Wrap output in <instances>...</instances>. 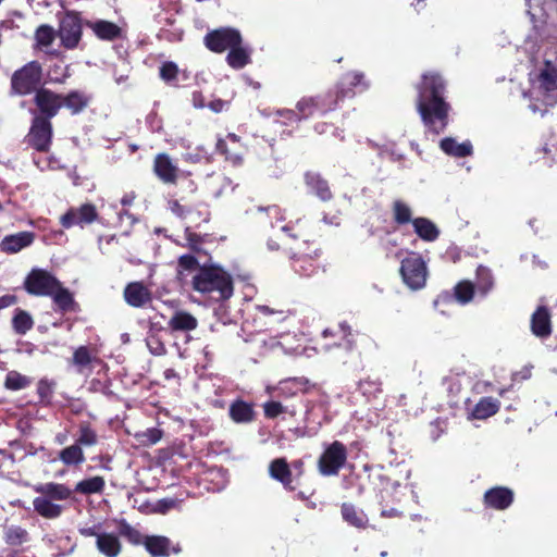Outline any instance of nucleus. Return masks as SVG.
<instances>
[{
  "label": "nucleus",
  "instance_id": "nucleus-1",
  "mask_svg": "<svg viewBox=\"0 0 557 557\" xmlns=\"http://www.w3.org/2000/svg\"><path fill=\"white\" fill-rule=\"evenodd\" d=\"M177 276L183 284L201 294L212 295L218 300L228 299L233 295L232 276L220 265L203 264L191 255L178 259Z\"/></svg>",
  "mask_w": 557,
  "mask_h": 557
},
{
  "label": "nucleus",
  "instance_id": "nucleus-2",
  "mask_svg": "<svg viewBox=\"0 0 557 557\" xmlns=\"http://www.w3.org/2000/svg\"><path fill=\"white\" fill-rule=\"evenodd\" d=\"M417 108L428 131L438 135L448 124L449 104L444 99L445 83L437 72H426L417 87Z\"/></svg>",
  "mask_w": 557,
  "mask_h": 557
},
{
  "label": "nucleus",
  "instance_id": "nucleus-3",
  "mask_svg": "<svg viewBox=\"0 0 557 557\" xmlns=\"http://www.w3.org/2000/svg\"><path fill=\"white\" fill-rule=\"evenodd\" d=\"M367 84L363 82V75L358 72H347L343 77L336 97L333 95L320 96L318 98H305L297 103L298 113L293 110H277V115L292 123L300 117H308L315 112L325 113L333 110L339 98L350 97L356 92L364 90Z\"/></svg>",
  "mask_w": 557,
  "mask_h": 557
},
{
  "label": "nucleus",
  "instance_id": "nucleus-4",
  "mask_svg": "<svg viewBox=\"0 0 557 557\" xmlns=\"http://www.w3.org/2000/svg\"><path fill=\"white\" fill-rule=\"evenodd\" d=\"M83 25L85 23H83L82 14L75 10H66L59 17V28L57 32L63 48L74 50L79 46L83 37Z\"/></svg>",
  "mask_w": 557,
  "mask_h": 557
},
{
  "label": "nucleus",
  "instance_id": "nucleus-5",
  "mask_svg": "<svg viewBox=\"0 0 557 557\" xmlns=\"http://www.w3.org/2000/svg\"><path fill=\"white\" fill-rule=\"evenodd\" d=\"M400 274L404 283L412 290L424 287L428 276L426 264L418 253H410L401 261Z\"/></svg>",
  "mask_w": 557,
  "mask_h": 557
},
{
  "label": "nucleus",
  "instance_id": "nucleus-6",
  "mask_svg": "<svg viewBox=\"0 0 557 557\" xmlns=\"http://www.w3.org/2000/svg\"><path fill=\"white\" fill-rule=\"evenodd\" d=\"M347 461V449L338 441L330 444L318 460V468L322 475H336Z\"/></svg>",
  "mask_w": 557,
  "mask_h": 557
},
{
  "label": "nucleus",
  "instance_id": "nucleus-7",
  "mask_svg": "<svg viewBox=\"0 0 557 557\" xmlns=\"http://www.w3.org/2000/svg\"><path fill=\"white\" fill-rule=\"evenodd\" d=\"M205 46L212 52L223 53L242 42V35L233 27H220L210 30L203 38Z\"/></svg>",
  "mask_w": 557,
  "mask_h": 557
},
{
  "label": "nucleus",
  "instance_id": "nucleus-8",
  "mask_svg": "<svg viewBox=\"0 0 557 557\" xmlns=\"http://www.w3.org/2000/svg\"><path fill=\"white\" fill-rule=\"evenodd\" d=\"M59 281L49 272L35 269L27 275L24 286L28 294L49 296L58 287Z\"/></svg>",
  "mask_w": 557,
  "mask_h": 557
},
{
  "label": "nucleus",
  "instance_id": "nucleus-9",
  "mask_svg": "<svg viewBox=\"0 0 557 557\" xmlns=\"http://www.w3.org/2000/svg\"><path fill=\"white\" fill-rule=\"evenodd\" d=\"M52 139V125L50 121L41 115L33 120L30 131L27 135V143L38 151H48Z\"/></svg>",
  "mask_w": 557,
  "mask_h": 557
},
{
  "label": "nucleus",
  "instance_id": "nucleus-10",
  "mask_svg": "<svg viewBox=\"0 0 557 557\" xmlns=\"http://www.w3.org/2000/svg\"><path fill=\"white\" fill-rule=\"evenodd\" d=\"M42 72H14L11 78L12 91L16 95H28L38 91L45 84Z\"/></svg>",
  "mask_w": 557,
  "mask_h": 557
},
{
  "label": "nucleus",
  "instance_id": "nucleus-11",
  "mask_svg": "<svg viewBox=\"0 0 557 557\" xmlns=\"http://www.w3.org/2000/svg\"><path fill=\"white\" fill-rule=\"evenodd\" d=\"M96 219L97 211L95 206L85 203L79 208H71L65 214L61 216L60 222L62 226L70 228L74 225L83 226L84 224H89Z\"/></svg>",
  "mask_w": 557,
  "mask_h": 557
},
{
  "label": "nucleus",
  "instance_id": "nucleus-12",
  "mask_svg": "<svg viewBox=\"0 0 557 557\" xmlns=\"http://www.w3.org/2000/svg\"><path fill=\"white\" fill-rule=\"evenodd\" d=\"M180 169L169 154L158 153L153 160V173L164 184H176Z\"/></svg>",
  "mask_w": 557,
  "mask_h": 557
},
{
  "label": "nucleus",
  "instance_id": "nucleus-13",
  "mask_svg": "<svg viewBox=\"0 0 557 557\" xmlns=\"http://www.w3.org/2000/svg\"><path fill=\"white\" fill-rule=\"evenodd\" d=\"M35 102L42 113V117L50 121L55 116L62 107V96L57 95L48 89L40 88L35 97Z\"/></svg>",
  "mask_w": 557,
  "mask_h": 557
},
{
  "label": "nucleus",
  "instance_id": "nucleus-14",
  "mask_svg": "<svg viewBox=\"0 0 557 557\" xmlns=\"http://www.w3.org/2000/svg\"><path fill=\"white\" fill-rule=\"evenodd\" d=\"M144 545L156 557H168L170 550L174 554H178L182 550L178 544L172 546L171 540L162 535L145 536Z\"/></svg>",
  "mask_w": 557,
  "mask_h": 557
},
{
  "label": "nucleus",
  "instance_id": "nucleus-15",
  "mask_svg": "<svg viewBox=\"0 0 557 557\" xmlns=\"http://www.w3.org/2000/svg\"><path fill=\"white\" fill-rule=\"evenodd\" d=\"M324 338L335 337L338 339L334 345L343 348L346 352H350L355 348V334L351 327L346 323H341L336 329H325L322 333Z\"/></svg>",
  "mask_w": 557,
  "mask_h": 557
},
{
  "label": "nucleus",
  "instance_id": "nucleus-16",
  "mask_svg": "<svg viewBox=\"0 0 557 557\" xmlns=\"http://www.w3.org/2000/svg\"><path fill=\"white\" fill-rule=\"evenodd\" d=\"M34 240L35 234L33 232H20L7 235L0 243V250L5 253H16L30 246Z\"/></svg>",
  "mask_w": 557,
  "mask_h": 557
},
{
  "label": "nucleus",
  "instance_id": "nucleus-17",
  "mask_svg": "<svg viewBox=\"0 0 557 557\" xmlns=\"http://www.w3.org/2000/svg\"><path fill=\"white\" fill-rule=\"evenodd\" d=\"M85 26L90 28L97 38L113 41L122 36V28L113 22L106 20L85 21Z\"/></svg>",
  "mask_w": 557,
  "mask_h": 557
},
{
  "label": "nucleus",
  "instance_id": "nucleus-18",
  "mask_svg": "<svg viewBox=\"0 0 557 557\" xmlns=\"http://www.w3.org/2000/svg\"><path fill=\"white\" fill-rule=\"evenodd\" d=\"M308 380L304 377H292L281 381L276 386H267L265 392L269 395L274 393L282 397L296 396L299 392H304L307 387Z\"/></svg>",
  "mask_w": 557,
  "mask_h": 557
},
{
  "label": "nucleus",
  "instance_id": "nucleus-19",
  "mask_svg": "<svg viewBox=\"0 0 557 557\" xmlns=\"http://www.w3.org/2000/svg\"><path fill=\"white\" fill-rule=\"evenodd\" d=\"M124 298L129 306L139 308L151 300V293L141 283L134 282L125 287Z\"/></svg>",
  "mask_w": 557,
  "mask_h": 557
},
{
  "label": "nucleus",
  "instance_id": "nucleus-20",
  "mask_svg": "<svg viewBox=\"0 0 557 557\" xmlns=\"http://www.w3.org/2000/svg\"><path fill=\"white\" fill-rule=\"evenodd\" d=\"M228 416L237 424H248L256 419L252 405L243 399H236L230 405Z\"/></svg>",
  "mask_w": 557,
  "mask_h": 557
},
{
  "label": "nucleus",
  "instance_id": "nucleus-21",
  "mask_svg": "<svg viewBox=\"0 0 557 557\" xmlns=\"http://www.w3.org/2000/svg\"><path fill=\"white\" fill-rule=\"evenodd\" d=\"M532 333L541 338H546L552 333L550 314L546 307L541 306L531 318Z\"/></svg>",
  "mask_w": 557,
  "mask_h": 557
},
{
  "label": "nucleus",
  "instance_id": "nucleus-22",
  "mask_svg": "<svg viewBox=\"0 0 557 557\" xmlns=\"http://www.w3.org/2000/svg\"><path fill=\"white\" fill-rule=\"evenodd\" d=\"M269 475L281 482L285 488L294 490L290 467L285 458H276L270 462Z\"/></svg>",
  "mask_w": 557,
  "mask_h": 557
},
{
  "label": "nucleus",
  "instance_id": "nucleus-23",
  "mask_svg": "<svg viewBox=\"0 0 557 557\" xmlns=\"http://www.w3.org/2000/svg\"><path fill=\"white\" fill-rule=\"evenodd\" d=\"M485 504L495 509H506L513 500V494L506 487H493L484 494Z\"/></svg>",
  "mask_w": 557,
  "mask_h": 557
},
{
  "label": "nucleus",
  "instance_id": "nucleus-24",
  "mask_svg": "<svg viewBox=\"0 0 557 557\" xmlns=\"http://www.w3.org/2000/svg\"><path fill=\"white\" fill-rule=\"evenodd\" d=\"M34 510L46 519H57L59 518L64 507L60 504H57L54 500L49 499L47 496L41 495L37 496L33 500Z\"/></svg>",
  "mask_w": 557,
  "mask_h": 557
},
{
  "label": "nucleus",
  "instance_id": "nucleus-25",
  "mask_svg": "<svg viewBox=\"0 0 557 557\" xmlns=\"http://www.w3.org/2000/svg\"><path fill=\"white\" fill-rule=\"evenodd\" d=\"M305 182L309 191L322 201H329L332 198V193L327 182L323 180L319 173H306Z\"/></svg>",
  "mask_w": 557,
  "mask_h": 557
},
{
  "label": "nucleus",
  "instance_id": "nucleus-26",
  "mask_svg": "<svg viewBox=\"0 0 557 557\" xmlns=\"http://www.w3.org/2000/svg\"><path fill=\"white\" fill-rule=\"evenodd\" d=\"M98 550L107 557H117L122 550V544L117 535L101 532L96 541Z\"/></svg>",
  "mask_w": 557,
  "mask_h": 557
},
{
  "label": "nucleus",
  "instance_id": "nucleus-27",
  "mask_svg": "<svg viewBox=\"0 0 557 557\" xmlns=\"http://www.w3.org/2000/svg\"><path fill=\"white\" fill-rule=\"evenodd\" d=\"M35 492L54 502L66 500L72 496V490L61 483H42L35 486Z\"/></svg>",
  "mask_w": 557,
  "mask_h": 557
},
{
  "label": "nucleus",
  "instance_id": "nucleus-28",
  "mask_svg": "<svg viewBox=\"0 0 557 557\" xmlns=\"http://www.w3.org/2000/svg\"><path fill=\"white\" fill-rule=\"evenodd\" d=\"M292 267L300 276H310L315 271L314 258L310 253L297 251L292 255Z\"/></svg>",
  "mask_w": 557,
  "mask_h": 557
},
{
  "label": "nucleus",
  "instance_id": "nucleus-29",
  "mask_svg": "<svg viewBox=\"0 0 557 557\" xmlns=\"http://www.w3.org/2000/svg\"><path fill=\"white\" fill-rule=\"evenodd\" d=\"M226 62L233 69L245 67L251 62V51L242 41L228 50Z\"/></svg>",
  "mask_w": 557,
  "mask_h": 557
},
{
  "label": "nucleus",
  "instance_id": "nucleus-30",
  "mask_svg": "<svg viewBox=\"0 0 557 557\" xmlns=\"http://www.w3.org/2000/svg\"><path fill=\"white\" fill-rule=\"evenodd\" d=\"M440 146L445 153L453 157L463 158L472 154V145L469 140L459 144L454 138L447 137L441 140Z\"/></svg>",
  "mask_w": 557,
  "mask_h": 557
},
{
  "label": "nucleus",
  "instance_id": "nucleus-31",
  "mask_svg": "<svg viewBox=\"0 0 557 557\" xmlns=\"http://www.w3.org/2000/svg\"><path fill=\"white\" fill-rule=\"evenodd\" d=\"M412 225L417 235L425 242H434L440 235L437 226L426 218L413 219Z\"/></svg>",
  "mask_w": 557,
  "mask_h": 557
},
{
  "label": "nucleus",
  "instance_id": "nucleus-32",
  "mask_svg": "<svg viewBox=\"0 0 557 557\" xmlns=\"http://www.w3.org/2000/svg\"><path fill=\"white\" fill-rule=\"evenodd\" d=\"M90 102V97L82 91H71L66 96H62V107H65L72 114H78Z\"/></svg>",
  "mask_w": 557,
  "mask_h": 557
},
{
  "label": "nucleus",
  "instance_id": "nucleus-33",
  "mask_svg": "<svg viewBox=\"0 0 557 557\" xmlns=\"http://www.w3.org/2000/svg\"><path fill=\"white\" fill-rule=\"evenodd\" d=\"M197 320L185 311H176L169 320V326L173 331H191L197 327Z\"/></svg>",
  "mask_w": 557,
  "mask_h": 557
},
{
  "label": "nucleus",
  "instance_id": "nucleus-34",
  "mask_svg": "<svg viewBox=\"0 0 557 557\" xmlns=\"http://www.w3.org/2000/svg\"><path fill=\"white\" fill-rule=\"evenodd\" d=\"M57 36L58 32L51 25L41 24L34 34L35 46L39 49L48 48L53 44Z\"/></svg>",
  "mask_w": 557,
  "mask_h": 557
},
{
  "label": "nucleus",
  "instance_id": "nucleus-35",
  "mask_svg": "<svg viewBox=\"0 0 557 557\" xmlns=\"http://www.w3.org/2000/svg\"><path fill=\"white\" fill-rule=\"evenodd\" d=\"M34 326V320L32 315L23 310V309H15L14 315L12 318V327L14 332L18 335L26 334L29 330H32Z\"/></svg>",
  "mask_w": 557,
  "mask_h": 557
},
{
  "label": "nucleus",
  "instance_id": "nucleus-36",
  "mask_svg": "<svg viewBox=\"0 0 557 557\" xmlns=\"http://www.w3.org/2000/svg\"><path fill=\"white\" fill-rule=\"evenodd\" d=\"M499 403L492 397L482 398L474 407L472 416L475 419H486L497 412Z\"/></svg>",
  "mask_w": 557,
  "mask_h": 557
},
{
  "label": "nucleus",
  "instance_id": "nucleus-37",
  "mask_svg": "<svg viewBox=\"0 0 557 557\" xmlns=\"http://www.w3.org/2000/svg\"><path fill=\"white\" fill-rule=\"evenodd\" d=\"M106 482L102 476H92L83 481H79L75 485V492L90 495L101 493L104 488Z\"/></svg>",
  "mask_w": 557,
  "mask_h": 557
},
{
  "label": "nucleus",
  "instance_id": "nucleus-38",
  "mask_svg": "<svg viewBox=\"0 0 557 557\" xmlns=\"http://www.w3.org/2000/svg\"><path fill=\"white\" fill-rule=\"evenodd\" d=\"M59 458L66 466L79 465L85 461L84 451L77 443L62 449Z\"/></svg>",
  "mask_w": 557,
  "mask_h": 557
},
{
  "label": "nucleus",
  "instance_id": "nucleus-39",
  "mask_svg": "<svg viewBox=\"0 0 557 557\" xmlns=\"http://www.w3.org/2000/svg\"><path fill=\"white\" fill-rule=\"evenodd\" d=\"M342 516L346 522L356 528H363L368 521L366 515L357 510L351 504L345 503L342 505Z\"/></svg>",
  "mask_w": 557,
  "mask_h": 557
},
{
  "label": "nucleus",
  "instance_id": "nucleus-40",
  "mask_svg": "<svg viewBox=\"0 0 557 557\" xmlns=\"http://www.w3.org/2000/svg\"><path fill=\"white\" fill-rule=\"evenodd\" d=\"M263 411L267 418L274 419L282 413L295 416L297 413V408L295 406L283 405L277 400H270L263 405Z\"/></svg>",
  "mask_w": 557,
  "mask_h": 557
},
{
  "label": "nucleus",
  "instance_id": "nucleus-41",
  "mask_svg": "<svg viewBox=\"0 0 557 557\" xmlns=\"http://www.w3.org/2000/svg\"><path fill=\"white\" fill-rule=\"evenodd\" d=\"M95 360L91 356L90 350L86 346L78 347L72 358V363L75 366L78 373H84L89 368L90 363Z\"/></svg>",
  "mask_w": 557,
  "mask_h": 557
},
{
  "label": "nucleus",
  "instance_id": "nucleus-42",
  "mask_svg": "<svg viewBox=\"0 0 557 557\" xmlns=\"http://www.w3.org/2000/svg\"><path fill=\"white\" fill-rule=\"evenodd\" d=\"M494 285V278L488 268L480 265L476 269V287L478 290L485 296Z\"/></svg>",
  "mask_w": 557,
  "mask_h": 557
},
{
  "label": "nucleus",
  "instance_id": "nucleus-43",
  "mask_svg": "<svg viewBox=\"0 0 557 557\" xmlns=\"http://www.w3.org/2000/svg\"><path fill=\"white\" fill-rule=\"evenodd\" d=\"M209 188L215 198H219L227 191H233L234 186L228 177L219 175L214 176L209 181Z\"/></svg>",
  "mask_w": 557,
  "mask_h": 557
},
{
  "label": "nucleus",
  "instance_id": "nucleus-44",
  "mask_svg": "<svg viewBox=\"0 0 557 557\" xmlns=\"http://www.w3.org/2000/svg\"><path fill=\"white\" fill-rule=\"evenodd\" d=\"M393 216L396 223L407 224L412 223V212L410 207L401 200H396L393 203Z\"/></svg>",
  "mask_w": 557,
  "mask_h": 557
},
{
  "label": "nucleus",
  "instance_id": "nucleus-45",
  "mask_svg": "<svg viewBox=\"0 0 557 557\" xmlns=\"http://www.w3.org/2000/svg\"><path fill=\"white\" fill-rule=\"evenodd\" d=\"M49 296L53 298L55 305L63 311L69 310L73 304V297L71 293L63 288L61 283H58V287Z\"/></svg>",
  "mask_w": 557,
  "mask_h": 557
},
{
  "label": "nucleus",
  "instance_id": "nucleus-46",
  "mask_svg": "<svg viewBox=\"0 0 557 557\" xmlns=\"http://www.w3.org/2000/svg\"><path fill=\"white\" fill-rule=\"evenodd\" d=\"M5 542L9 545H22L28 541V533L25 529L11 525L5 530Z\"/></svg>",
  "mask_w": 557,
  "mask_h": 557
},
{
  "label": "nucleus",
  "instance_id": "nucleus-47",
  "mask_svg": "<svg viewBox=\"0 0 557 557\" xmlns=\"http://www.w3.org/2000/svg\"><path fill=\"white\" fill-rule=\"evenodd\" d=\"M170 209L175 215L185 220L188 225H199V221L197 219H194L193 208L185 207L181 205L178 201L174 200L170 202Z\"/></svg>",
  "mask_w": 557,
  "mask_h": 557
},
{
  "label": "nucleus",
  "instance_id": "nucleus-48",
  "mask_svg": "<svg viewBox=\"0 0 557 557\" xmlns=\"http://www.w3.org/2000/svg\"><path fill=\"white\" fill-rule=\"evenodd\" d=\"M473 294L474 286L470 281H462L455 287V298L461 305L470 302L473 298Z\"/></svg>",
  "mask_w": 557,
  "mask_h": 557
},
{
  "label": "nucleus",
  "instance_id": "nucleus-49",
  "mask_svg": "<svg viewBox=\"0 0 557 557\" xmlns=\"http://www.w3.org/2000/svg\"><path fill=\"white\" fill-rule=\"evenodd\" d=\"M98 442L97 433L89 426V424H81L78 437L76 443L79 446H94Z\"/></svg>",
  "mask_w": 557,
  "mask_h": 557
},
{
  "label": "nucleus",
  "instance_id": "nucleus-50",
  "mask_svg": "<svg viewBox=\"0 0 557 557\" xmlns=\"http://www.w3.org/2000/svg\"><path fill=\"white\" fill-rule=\"evenodd\" d=\"M120 534L134 545L144 544L145 537L140 532L125 521L120 524Z\"/></svg>",
  "mask_w": 557,
  "mask_h": 557
},
{
  "label": "nucleus",
  "instance_id": "nucleus-51",
  "mask_svg": "<svg viewBox=\"0 0 557 557\" xmlns=\"http://www.w3.org/2000/svg\"><path fill=\"white\" fill-rule=\"evenodd\" d=\"M28 384L29 380L15 371H11L7 374L5 387L9 389L20 391L28 386Z\"/></svg>",
  "mask_w": 557,
  "mask_h": 557
},
{
  "label": "nucleus",
  "instance_id": "nucleus-52",
  "mask_svg": "<svg viewBox=\"0 0 557 557\" xmlns=\"http://www.w3.org/2000/svg\"><path fill=\"white\" fill-rule=\"evenodd\" d=\"M162 437V431L157 428H150L146 431L139 432L136 434V438L143 445H153L158 443Z\"/></svg>",
  "mask_w": 557,
  "mask_h": 557
},
{
  "label": "nucleus",
  "instance_id": "nucleus-53",
  "mask_svg": "<svg viewBox=\"0 0 557 557\" xmlns=\"http://www.w3.org/2000/svg\"><path fill=\"white\" fill-rule=\"evenodd\" d=\"M146 344L154 356H162L166 352L165 345L158 334L150 333L146 338Z\"/></svg>",
  "mask_w": 557,
  "mask_h": 557
},
{
  "label": "nucleus",
  "instance_id": "nucleus-54",
  "mask_svg": "<svg viewBox=\"0 0 557 557\" xmlns=\"http://www.w3.org/2000/svg\"><path fill=\"white\" fill-rule=\"evenodd\" d=\"M160 77L169 85L180 86L187 78V72H160Z\"/></svg>",
  "mask_w": 557,
  "mask_h": 557
},
{
  "label": "nucleus",
  "instance_id": "nucleus-55",
  "mask_svg": "<svg viewBox=\"0 0 557 557\" xmlns=\"http://www.w3.org/2000/svg\"><path fill=\"white\" fill-rule=\"evenodd\" d=\"M216 149L225 154L226 159L231 160L234 164H238L242 161L240 156L236 153H230L226 147V141L224 139H219L216 143Z\"/></svg>",
  "mask_w": 557,
  "mask_h": 557
},
{
  "label": "nucleus",
  "instance_id": "nucleus-56",
  "mask_svg": "<svg viewBox=\"0 0 557 557\" xmlns=\"http://www.w3.org/2000/svg\"><path fill=\"white\" fill-rule=\"evenodd\" d=\"M555 53H556V48H550V49L546 50V52L544 54V64H545L544 70H549V71L557 70V57L555 58V60H553L550 58V54H555Z\"/></svg>",
  "mask_w": 557,
  "mask_h": 557
},
{
  "label": "nucleus",
  "instance_id": "nucleus-57",
  "mask_svg": "<svg viewBox=\"0 0 557 557\" xmlns=\"http://www.w3.org/2000/svg\"><path fill=\"white\" fill-rule=\"evenodd\" d=\"M208 107L214 113H220V112L224 111L228 107V102L224 101V100H221V99H215V100L210 101L208 103Z\"/></svg>",
  "mask_w": 557,
  "mask_h": 557
},
{
  "label": "nucleus",
  "instance_id": "nucleus-58",
  "mask_svg": "<svg viewBox=\"0 0 557 557\" xmlns=\"http://www.w3.org/2000/svg\"><path fill=\"white\" fill-rule=\"evenodd\" d=\"M268 215L272 219H276L277 221H283L284 215L282 213V210L277 206H271L265 209Z\"/></svg>",
  "mask_w": 557,
  "mask_h": 557
},
{
  "label": "nucleus",
  "instance_id": "nucleus-59",
  "mask_svg": "<svg viewBox=\"0 0 557 557\" xmlns=\"http://www.w3.org/2000/svg\"><path fill=\"white\" fill-rule=\"evenodd\" d=\"M16 302V297L13 295H4L0 297V309L8 308Z\"/></svg>",
  "mask_w": 557,
  "mask_h": 557
},
{
  "label": "nucleus",
  "instance_id": "nucleus-60",
  "mask_svg": "<svg viewBox=\"0 0 557 557\" xmlns=\"http://www.w3.org/2000/svg\"><path fill=\"white\" fill-rule=\"evenodd\" d=\"M194 211V219H197L199 221V224L201 222H207L208 221V212L207 210L203 208V210L201 209H193Z\"/></svg>",
  "mask_w": 557,
  "mask_h": 557
},
{
  "label": "nucleus",
  "instance_id": "nucleus-61",
  "mask_svg": "<svg viewBox=\"0 0 557 557\" xmlns=\"http://www.w3.org/2000/svg\"><path fill=\"white\" fill-rule=\"evenodd\" d=\"M79 533L84 536H95L96 541L98 540V535L101 532H97L95 527L82 528L79 529Z\"/></svg>",
  "mask_w": 557,
  "mask_h": 557
},
{
  "label": "nucleus",
  "instance_id": "nucleus-62",
  "mask_svg": "<svg viewBox=\"0 0 557 557\" xmlns=\"http://www.w3.org/2000/svg\"><path fill=\"white\" fill-rule=\"evenodd\" d=\"M193 103L195 108H203L206 106L205 99L201 94L194 92L193 94Z\"/></svg>",
  "mask_w": 557,
  "mask_h": 557
},
{
  "label": "nucleus",
  "instance_id": "nucleus-63",
  "mask_svg": "<svg viewBox=\"0 0 557 557\" xmlns=\"http://www.w3.org/2000/svg\"><path fill=\"white\" fill-rule=\"evenodd\" d=\"M134 199H135V195L133 193L126 194L121 199V205L124 207L131 206L133 203Z\"/></svg>",
  "mask_w": 557,
  "mask_h": 557
},
{
  "label": "nucleus",
  "instance_id": "nucleus-64",
  "mask_svg": "<svg viewBox=\"0 0 557 557\" xmlns=\"http://www.w3.org/2000/svg\"><path fill=\"white\" fill-rule=\"evenodd\" d=\"M119 216H120L121 221H123L124 219H127L129 224H133L135 222V219L133 218V215L126 210H124L123 212H120Z\"/></svg>",
  "mask_w": 557,
  "mask_h": 557
}]
</instances>
